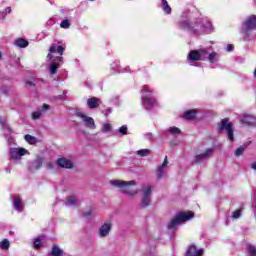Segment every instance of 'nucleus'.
I'll return each instance as SVG.
<instances>
[{
  "instance_id": "1",
  "label": "nucleus",
  "mask_w": 256,
  "mask_h": 256,
  "mask_svg": "<svg viewBox=\"0 0 256 256\" xmlns=\"http://www.w3.org/2000/svg\"><path fill=\"white\" fill-rule=\"evenodd\" d=\"M110 185L117 187L121 191V193H124L125 195H130L131 197H134V195H137L138 193L137 190L131 189V187H135V185H137V182H135V180H110Z\"/></svg>"
},
{
  "instance_id": "2",
  "label": "nucleus",
  "mask_w": 256,
  "mask_h": 256,
  "mask_svg": "<svg viewBox=\"0 0 256 256\" xmlns=\"http://www.w3.org/2000/svg\"><path fill=\"white\" fill-rule=\"evenodd\" d=\"M194 217L195 213L191 211L180 212L168 223V229H175V227L181 225V223L191 221V219H193Z\"/></svg>"
},
{
  "instance_id": "3",
  "label": "nucleus",
  "mask_w": 256,
  "mask_h": 256,
  "mask_svg": "<svg viewBox=\"0 0 256 256\" xmlns=\"http://www.w3.org/2000/svg\"><path fill=\"white\" fill-rule=\"evenodd\" d=\"M218 133L227 131V137L233 143L235 141V133L233 131V123L229 122V118H223L217 126Z\"/></svg>"
},
{
  "instance_id": "4",
  "label": "nucleus",
  "mask_w": 256,
  "mask_h": 256,
  "mask_svg": "<svg viewBox=\"0 0 256 256\" xmlns=\"http://www.w3.org/2000/svg\"><path fill=\"white\" fill-rule=\"evenodd\" d=\"M201 25L199 20H196L194 23L189 22V19L181 16V19L178 21L179 29H183L184 31H192V33H197L195 27Z\"/></svg>"
},
{
  "instance_id": "5",
  "label": "nucleus",
  "mask_w": 256,
  "mask_h": 256,
  "mask_svg": "<svg viewBox=\"0 0 256 256\" xmlns=\"http://www.w3.org/2000/svg\"><path fill=\"white\" fill-rule=\"evenodd\" d=\"M205 55H209V52L205 49L192 50L189 52L187 59L190 63H195L196 61H203L205 59Z\"/></svg>"
},
{
  "instance_id": "6",
  "label": "nucleus",
  "mask_w": 256,
  "mask_h": 256,
  "mask_svg": "<svg viewBox=\"0 0 256 256\" xmlns=\"http://www.w3.org/2000/svg\"><path fill=\"white\" fill-rule=\"evenodd\" d=\"M76 117H79L80 119H82L85 127H87L88 129H96L97 126L95 125V120L89 116H87L85 113L79 111L76 112Z\"/></svg>"
},
{
  "instance_id": "7",
  "label": "nucleus",
  "mask_w": 256,
  "mask_h": 256,
  "mask_svg": "<svg viewBox=\"0 0 256 256\" xmlns=\"http://www.w3.org/2000/svg\"><path fill=\"white\" fill-rule=\"evenodd\" d=\"M244 31L245 33H249V31H253V29H256V15H251L248 17L244 22Z\"/></svg>"
},
{
  "instance_id": "8",
  "label": "nucleus",
  "mask_w": 256,
  "mask_h": 256,
  "mask_svg": "<svg viewBox=\"0 0 256 256\" xmlns=\"http://www.w3.org/2000/svg\"><path fill=\"white\" fill-rule=\"evenodd\" d=\"M215 151V149L213 148H209L206 149L205 152L198 154L194 157V163H201L203 161H205L206 159H209V157H211L213 155V152Z\"/></svg>"
},
{
  "instance_id": "9",
  "label": "nucleus",
  "mask_w": 256,
  "mask_h": 256,
  "mask_svg": "<svg viewBox=\"0 0 256 256\" xmlns=\"http://www.w3.org/2000/svg\"><path fill=\"white\" fill-rule=\"evenodd\" d=\"M151 193V187L148 186L143 193L141 207H149L151 205Z\"/></svg>"
},
{
  "instance_id": "10",
  "label": "nucleus",
  "mask_w": 256,
  "mask_h": 256,
  "mask_svg": "<svg viewBox=\"0 0 256 256\" xmlns=\"http://www.w3.org/2000/svg\"><path fill=\"white\" fill-rule=\"evenodd\" d=\"M49 54L47 55V59L51 60L53 59L52 53H59L60 57L65 53V47L59 45L57 46L56 44H52L49 48Z\"/></svg>"
},
{
  "instance_id": "11",
  "label": "nucleus",
  "mask_w": 256,
  "mask_h": 256,
  "mask_svg": "<svg viewBox=\"0 0 256 256\" xmlns=\"http://www.w3.org/2000/svg\"><path fill=\"white\" fill-rule=\"evenodd\" d=\"M167 165H169V160H167V156H165L162 165L158 166L156 170V175L158 179H163V175L167 173V169H166Z\"/></svg>"
},
{
  "instance_id": "12",
  "label": "nucleus",
  "mask_w": 256,
  "mask_h": 256,
  "mask_svg": "<svg viewBox=\"0 0 256 256\" xmlns=\"http://www.w3.org/2000/svg\"><path fill=\"white\" fill-rule=\"evenodd\" d=\"M112 227L113 224H111V222L104 223L99 229V237H107V235H109V233L111 232Z\"/></svg>"
},
{
  "instance_id": "13",
  "label": "nucleus",
  "mask_w": 256,
  "mask_h": 256,
  "mask_svg": "<svg viewBox=\"0 0 256 256\" xmlns=\"http://www.w3.org/2000/svg\"><path fill=\"white\" fill-rule=\"evenodd\" d=\"M56 163L62 169H73V162L65 157L58 158Z\"/></svg>"
},
{
  "instance_id": "14",
  "label": "nucleus",
  "mask_w": 256,
  "mask_h": 256,
  "mask_svg": "<svg viewBox=\"0 0 256 256\" xmlns=\"http://www.w3.org/2000/svg\"><path fill=\"white\" fill-rule=\"evenodd\" d=\"M185 256H203V249H197L195 244L188 247Z\"/></svg>"
},
{
  "instance_id": "15",
  "label": "nucleus",
  "mask_w": 256,
  "mask_h": 256,
  "mask_svg": "<svg viewBox=\"0 0 256 256\" xmlns=\"http://www.w3.org/2000/svg\"><path fill=\"white\" fill-rule=\"evenodd\" d=\"M61 61H63V58L61 56H58L54 59V61L50 65V75H55L57 73V70L59 67H61Z\"/></svg>"
},
{
  "instance_id": "16",
  "label": "nucleus",
  "mask_w": 256,
  "mask_h": 256,
  "mask_svg": "<svg viewBox=\"0 0 256 256\" xmlns=\"http://www.w3.org/2000/svg\"><path fill=\"white\" fill-rule=\"evenodd\" d=\"M99 105H101V100H99V98L92 97L87 100V107L89 109H97Z\"/></svg>"
},
{
  "instance_id": "17",
  "label": "nucleus",
  "mask_w": 256,
  "mask_h": 256,
  "mask_svg": "<svg viewBox=\"0 0 256 256\" xmlns=\"http://www.w3.org/2000/svg\"><path fill=\"white\" fill-rule=\"evenodd\" d=\"M14 209L18 211L19 213L23 212V200H21L20 196L14 197Z\"/></svg>"
},
{
  "instance_id": "18",
  "label": "nucleus",
  "mask_w": 256,
  "mask_h": 256,
  "mask_svg": "<svg viewBox=\"0 0 256 256\" xmlns=\"http://www.w3.org/2000/svg\"><path fill=\"white\" fill-rule=\"evenodd\" d=\"M243 125H247L248 127H251L255 125V118H253L252 115L245 114L243 119H242Z\"/></svg>"
},
{
  "instance_id": "19",
  "label": "nucleus",
  "mask_w": 256,
  "mask_h": 256,
  "mask_svg": "<svg viewBox=\"0 0 256 256\" xmlns=\"http://www.w3.org/2000/svg\"><path fill=\"white\" fill-rule=\"evenodd\" d=\"M155 103H157V100L154 97L144 96V107L146 109H151Z\"/></svg>"
},
{
  "instance_id": "20",
  "label": "nucleus",
  "mask_w": 256,
  "mask_h": 256,
  "mask_svg": "<svg viewBox=\"0 0 256 256\" xmlns=\"http://www.w3.org/2000/svg\"><path fill=\"white\" fill-rule=\"evenodd\" d=\"M183 117L184 119L191 121L192 119H195V117H197V110L196 109L187 110L186 112H184Z\"/></svg>"
},
{
  "instance_id": "21",
  "label": "nucleus",
  "mask_w": 256,
  "mask_h": 256,
  "mask_svg": "<svg viewBox=\"0 0 256 256\" xmlns=\"http://www.w3.org/2000/svg\"><path fill=\"white\" fill-rule=\"evenodd\" d=\"M65 252L57 245H53L50 251L51 256H63Z\"/></svg>"
},
{
  "instance_id": "22",
  "label": "nucleus",
  "mask_w": 256,
  "mask_h": 256,
  "mask_svg": "<svg viewBox=\"0 0 256 256\" xmlns=\"http://www.w3.org/2000/svg\"><path fill=\"white\" fill-rule=\"evenodd\" d=\"M251 145V142L244 143L243 146H240L239 148L236 149L235 151V157H241L243 153H245V149Z\"/></svg>"
},
{
  "instance_id": "23",
  "label": "nucleus",
  "mask_w": 256,
  "mask_h": 256,
  "mask_svg": "<svg viewBox=\"0 0 256 256\" xmlns=\"http://www.w3.org/2000/svg\"><path fill=\"white\" fill-rule=\"evenodd\" d=\"M15 45L16 47L25 49V47H29V41L25 40L24 38H18L15 41Z\"/></svg>"
},
{
  "instance_id": "24",
  "label": "nucleus",
  "mask_w": 256,
  "mask_h": 256,
  "mask_svg": "<svg viewBox=\"0 0 256 256\" xmlns=\"http://www.w3.org/2000/svg\"><path fill=\"white\" fill-rule=\"evenodd\" d=\"M162 9L166 15H171L172 9L171 6H169V2H167V0H162Z\"/></svg>"
},
{
  "instance_id": "25",
  "label": "nucleus",
  "mask_w": 256,
  "mask_h": 256,
  "mask_svg": "<svg viewBox=\"0 0 256 256\" xmlns=\"http://www.w3.org/2000/svg\"><path fill=\"white\" fill-rule=\"evenodd\" d=\"M32 166H33L35 169H41V167H43V158L37 157V158L32 162Z\"/></svg>"
},
{
  "instance_id": "26",
  "label": "nucleus",
  "mask_w": 256,
  "mask_h": 256,
  "mask_svg": "<svg viewBox=\"0 0 256 256\" xmlns=\"http://www.w3.org/2000/svg\"><path fill=\"white\" fill-rule=\"evenodd\" d=\"M12 155H19L20 157H23V155H27V149L25 148H18V149H14L11 152Z\"/></svg>"
},
{
  "instance_id": "27",
  "label": "nucleus",
  "mask_w": 256,
  "mask_h": 256,
  "mask_svg": "<svg viewBox=\"0 0 256 256\" xmlns=\"http://www.w3.org/2000/svg\"><path fill=\"white\" fill-rule=\"evenodd\" d=\"M24 139L29 143V145H35L37 143V138L29 134H26Z\"/></svg>"
},
{
  "instance_id": "28",
  "label": "nucleus",
  "mask_w": 256,
  "mask_h": 256,
  "mask_svg": "<svg viewBox=\"0 0 256 256\" xmlns=\"http://www.w3.org/2000/svg\"><path fill=\"white\" fill-rule=\"evenodd\" d=\"M9 247H11V243L9 242L8 239H3L0 242V249L7 251V249H9Z\"/></svg>"
},
{
  "instance_id": "29",
  "label": "nucleus",
  "mask_w": 256,
  "mask_h": 256,
  "mask_svg": "<svg viewBox=\"0 0 256 256\" xmlns=\"http://www.w3.org/2000/svg\"><path fill=\"white\" fill-rule=\"evenodd\" d=\"M77 200L75 199V196H69L65 202V205L67 207H71V205H76Z\"/></svg>"
},
{
  "instance_id": "30",
  "label": "nucleus",
  "mask_w": 256,
  "mask_h": 256,
  "mask_svg": "<svg viewBox=\"0 0 256 256\" xmlns=\"http://www.w3.org/2000/svg\"><path fill=\"white\" fill-rule=\"evenodd\" d=\"M139 157H148V155H151L150 149H141L138 151Z\"/></svg>"
},
{
  "instance_id": "31",
  "label": "nucleus",
  "mask_w": 256,
  "mask_h": 256,
  "mask_svg": "<svg viewBox=\"0 0 256 256\" xmlns=\"http://www.w3.org/2000/svg\"><path fill=\"white\" fill-rule=\"evenodd\" d=\"M43 243V236H39L34 241V249H39Z\"/></svg>"
},
{
  "instance_id": "32",
  "label": "nucleus",
  "mask_w": 256,
  "mask_h": 256,
  "mask_svg": "<svg viewBox=\"0 0 256 256\" xmlns=\"http://www.w3.org/2000/svg\"><path fill=\"white\" fill-rule=\"evenodd\" d=\"M60 27L62 29H69V27H71V23H69V20L64 19L61 23H60Z\"/></svg>"
},
{
  "instance_id": "33",
  "label": "nucleus",
  "mask_w": 256,
  "mask_h": 256,
  "mask_svg": "<svg viewBox=\"0 0 256 256\" xmlns=\"http://www.w3.org/2000/svg\"><path fill=\"white\" fill-rule=\"evenodd\" d=\"M217 57V52H212L208 56L209 63H215V58Z\"/></svg>"
},
{
  "instance_id": "34",
  "label": "nucleus",
  "mask_w": 256,
  "mask_h": 256,
  "mask_svg": "<svg viewBox=\"0 0 256 256\" xmlns=\"http://www.w3.org/2000/svg\"><path fill=\"white\" fill-rule=\"evenodd\" d=\"M170 133H171L172 135H179V133H181V129H179V128L173 126V127L170 128Z\"/></svg>"
},
{
  "instance_id": "35",
  "label": "nucleus",
  "mask_w": 256,
  "mask_h": 256,
  "mask_svg": "<svg viewBox=\"0 0 256 256\" xmlns=\"http://www.w3.org/2000/svg\"><path fill=\"white\" fill-rule=\"evenodd\" d=\"M248 253H249L250 256H256V247L250 245V246L248 247Z\"/></svg>"
},
{
  "instance_id": "36",
  "label": "nucleus",
  "mask_w": 256,
  "mask_h": 256,
  "mask_svg": "<svg viewBox=\"0 0 256 256\" xmlns=\"http://www.w3.org/2000/svg\"><path fill=\"white\" fill-rule=\"evenodd\" d=\"M127 133H128V129H127V126H121L120 128H119V134L120 135H127Z\"/></svg>"
},
{
  "instance_id": "37",
  "label": "nucleus",
  "mask_w": 256,
  "mask_h": 256,
  "mask_svg": "<svg viewBox=\"0 0 256 256\" xmlns=\"http://www.w3.org/2000/svg\"><path fill=\"white\" fill-rule=\"evenodd\" d=\"M102 131H103L104 133H107V132L111 131V124L105 123V124L103 125V127H102Z\"/></svg>"
},
{
  "instance_id": "38",
  "label": "nucleus",
  "mask_w": 256,
  "mask_h": 256,
  "mask_svg": "<svg viewBox=\"0 0 256 256\" xmlns=\"http://www.w3.org/2000/svg\"><path fill=\"white\" fill-rule=\"evenodd\" d=\"M241 217V210H236L233 212L232 219H239Z\"/></svg>"
},
{
  "instance_id": "39",
  "label": "nucleus",
  "mask_w": 256,
  "mask_h": 256,
  "mask_svg": "<svg viewBox=\"0 0 256 256\" xmlns=\"http://www.w3.org/2000/svg\"><path fill=\"white\" fill-rule=\"evenodd\" d=\"M40 117H41V112L35 111L32 113V119H34V121L39 119Z\"/></svg>"
},
{
  "instance_id": "40",
  "label": "nucleus",
  "mask_w": 256,
  "mask_h": 256,
  "mask_svg": "<svg viewBox=\"0 0 256 256\" xmlns=\"http://www.w3.org/2000/svg\"><path fill=\"white\" fill-rule=\"evenodd\" d=\"M141 93H151V88H149L147 85H144L141 89Z\"/></svg>"
},
{
  "instance_id": "41",
  "label": "nucleus",
  "mask_w": 256,
  "mask_h": 256,
  "mask_svg": "<svg viewBox=\"0 0 256 256\" xmlns=\"http://www.w3.org/2000/svg\"><path fill=\"white\" fill-rule=\"evenodd\" d=\"M235 47L233 46V44H228L227 45V51H233Z\"/></svg>"
},
{
  "instance_id": "42",
  "label": "nucleus",
  "mask_w": 256,
  "mask_h": 256,
  "mask_svg": "<svg viewBox=\"0 0 256 256\" xmlns=\"http://www.w3.org/2000/svg\"><path fill=\"white\" fill-rule=\"evenodd\" d=\"M49 109V104H43L42 111H47Z\"/></svg>"
},
{
  "instance_id": "43",
  "label": "nucleus",
  "mask_w": 256,
  "mask_h": 256,
  "mask_svg": "<svg viewBox=\"0 0 256 256\" xmlns=\"http://www.w3.org/2000/svg\"><path fill=\"white\" fill-rule=\"evenodd\" d=\"M26 85H29L30 87H35V84L31 81H27Z\"/></svg>"
},
{
  "instance_id": "44",
  "label": "nucleus",
  "mask_w": 256,
  "mask_h": 256,
  "mask_svg": "<svg viewBox=\"0 0 256 256\" xmlns=\"http://www.w3.org/2000/svg\"><path fill=\"white\" fill-rule=\"evenodd\" d=\"M0 123H1V125H5V123H6L5 119L0 117Z\"/></svg>"
},
{
  "instance_id": "45",
  "label": "nucleus",
  "mask_w": 256,
  "mask_h": 256,
  "mask_svg": "<svg viewBox=\"0 0 256 256\" xmlns=\"http://www.w3.org/2000/svg\"><path fill=\"white\" fill-rule=\"evenodd\" d=\"M251 168L254 169V171H256V161L251 165Z\"/></svg>"
},
{
  "instance_id": "46",
  "label": "nucleus",
  "mask_w": 256,
  "mask_h": 256,
  "mask_svg": "<svg viewBox=\"0 0 256 256\" xmlns=\"http://www.w3.org/2000/svg\"><path fill=\"white\" fill-rule=\"evenodd\" d=\"M84 217H91V211H89L88 213H84Z\"/></svg>"
},
{
  "instance_id": "47",
  "label": "nucleus",
  "mask_w": 256,
  "mask_h": 256,
  "mask_svg": "<svg viewBox=\"0 0 256 256\" xmlns=\"http://www.w3.org/2000/svg\"><path fill=\"white\" fill-rule=\"evenodd\" d=\"M47 168H48V169H53V164L48 163V164H47Z\"/></svg>"
},
{
  "instance_id": "48",
  "label": "nucleus",
  "mask_w": 256,
  "mask_h": 256,
  "mask_svg": "<svg viewBox=\"0 0 256 256\" xmlns=\"http://www.w3.org/2000/svg\"><path fill=\"white\" fill-rule=\"evenodd\" d=\"M7 13H11V7L6 8Z\"/></svg>"
},
{
  "instance_id": "49",
  "label": "nucleus",
  "mask_w": 256,
  "mask_h": 256,
  "mask_svg": "<svg viewBox=\"0 0 256 256\" xmlns=\"http://www.w3.org/2000/svg\"><path fill=\"white\" fill-rule=\"evenodd\" d=\"M3 57V53H1V51H0V59Z\"/></svg>"
},
{
  "instance_id": "50",
  "label": "nucleus",
  "mask_w": 256,
  "mask_h": 256,
  "mask_svg": "<svg viewBox=\"0 0 256 256\" xmlns=\"http://www.w3.org/2000/svg\"><path fill=\"white\" fill-rule=\"evenodd\" d=\"M254 77H256V68H255V70H254Z\"/></svg>"
},
{
  "instance_id": "51",
  "label": "nucleus",
  "mask_w": 256,
  "mask_h": 256,
  "mask_svg": "<svg viewBox=\"0 0 256 256\" xmlns=\"http://www.w3.org/2000/svg\"><path fill=\"white\" fill-rule=\"evenodd\" d=\"M89 1H95V0H89Z\"/></svg>"
}]
</instances>
